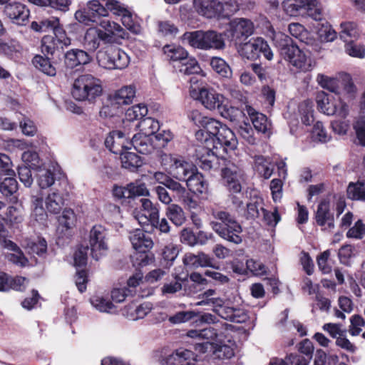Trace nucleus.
Returning <instances> with one entry per match:
<instances>
[{"instance_id":"f257e3e1","label":"nucleus","mask_w":365,"mask_h":365,"mask_svg":"<svg viewBox=\"0 0 365 365\" xmlns=\"http://www.w3.org/2000/svg\"><path fill=\"white\" fill-rule=\"evenodd\" d=\"M273 41L278 48L280 55L293 66L302 71H307L311 69L312 61L310 58L298 46L294 44L289 36L278 33L274 34Z\"/></svg>"},{"instance_id":"f03ea898","label":"nucleus","mask_w":365,"mask_h":365,"mask_svg":"<svg viewBox=\"0 0 365 365\" xmlns=\"http://www.w3.org/2000/svg\"><path fill=\"white\" fill-rule=\"evenodd\" d=\"M212 216L217 220L212 221L210 226L212 229L222 239L239 245L242 242L241 233L242 226L237 222L229 212L224 210H212Z\"/></svg>"},{"instance_id":"7ed1b4c3","label":"nucleus","mask_w":365,"mask_h":365,"mask_svg":"<svg viewBox=\"0 0 365 365\" xmlns=\"http://www.w3.org/2000/svg\"><path fill=\"white\" fill-rule=\"evenodd\" d=\"M196 11L208 19H227L239 10L236 0H194Z\"/></svg>"},{"instance_id":"20e7f679","label":"nucleus","mask_w":365,"mask_h":365,"mask_svg":"<svg viewBox=\"0 0 365 365\" xmlns=\"http://www.w3.org/2000/svg\"><path fill=\"white\" fill-rule=\"evenodd\" d=\"M102 91V84L99 78L91 74H83L75 79L71 94L77 101L92 102L101 95Z\"/></svg>"},{"instance_id":"39448f33","label":"nucleus","mask_w":365,"mask_h":365,"mask_svg":"<svg viewBox=\"0 0 365 365\" xmlns=\"http://www.w3.org/2000/svg\"><path fill=\"white\" fill-rule=\"evenodd\" d=\"M183 40L190 46L202 50H220L225 46L222 34L213 30L185 32L183 34Z\"/></svg>"},{"instance_id":"423d86ee","label":"nucleus","mask_w":365,"mask_h":365,"mask_svg":"<svg viewBox=\"0 0 365 365\" xmlns=\"http://www.w3.org/2000/svg\"><path fill=\"white\" fill-rule=\"evenodd\" d=\"M202 128L209 135L216 138L217 143L214 146L215 149L217 150V145H219L225 152L227 153L229 150H235L237 147V140L235 133L220 121L207 117Z\"/></svg>"},{"instance_id":"0eeeda50","label":"nucleus","mask_w":365,"mask_h":365,"mask_svg":"<svg viewBox=\"0 0 365 365\" xmlns=\"http://www.w3.org/2000/svg\"><path fill=\"white\" fill-rule=\"evenodd\" d=\"M190 95L199 101L206 109L215 110L220 108L224 102V96L215 89L209 86H193L190 88Z\"/></svg>"},{"instance_id":"6e6552de","label":"nucleus","mask_w":365,"mask_h":365,"mask_svg":"<svg viewBox=\"0 0 365 365\" xmlns=\"http://www.w3.org/2000/svg\"><path fill=\"white\" fill-rule=\"evenodd\" d=\"M254 32L253 23L247 19L235 18L229 22L225 31L227 38L235 45L242 44Z\"/></svg>"},{"instance_id":"1a4fd4ad","label":"nucleus","mask_w":365,"mask_h":365,"mask_svg":"<svg viewBox=\"0 0 365 365\" xmlns=\"http://www.w3.org/2000/svg\"><path fill=\"white\" fill-rule=\"evenodd\" d=\"M195 152L197 163L205 170L220 169L222 172L224 168L231 163L230 160L223 157L219 158L213 150L205 146H199Z\"/></svg>"},{"instance_id":"9d476101","label":"nucleus","mask_w":365,"mask_h":365,"mask_svg":"<svg viewBox=\"0 0 365 365\" xmlns=\"http://www.w3.org/2000/svg\"><path fill=\"white\" fill-rule=\"evenodd\" d=\"M317 106L319 109L327 115L337 114L341 118H346L349 113L348 106L341 101L335 100L332 96L322 93L317 96Z\"/></svg>"},{"instance_id":"9b49d317","label":"nucleus","mask_w":365,"mask_h":365,"mask_svg":"<svg viewBox=\"0 0 365 365\" xmlns=\"http://www.w3.org/2000/svg\"><path fill=\"white\" fill-rule=\"evenodd\" d=\"M106 235V230L100 225L93 226L90 231L91 254L92 257L96 260L104 255L108 250Z\"/></svg>"},{"instance_id":"f8f14e48","label":"nucleus","mask_w":365,"mask_h":365,"mask_svg":"<svg viewBox=\"0 0 365 365\" xmlns=\"http://www.w3.org/2000/svg\"><path fill=\"white\" fill-rule=\"evenodd\" d=\"M106 16H108L106 7L105 4L100 2V0L88 1L83 10H78L75 13V18L83 24H88L89 21L96 22L99 17Z\"/></svg>"},{"instance_id":"ddd939ff","label":"nucleus","mask_w":365,"mask_h":365,"mask_svg":"<svg viewBox=\"0 0 365 365\" xmlns=\"http://www.w3.org/2000/svg\"><path fill=\"white\" fill-rule=\"evenodd\" d=\"M222 175L230 194H240L242 190L240 181L243 179V170L231 162L224 168Z\"/></svg>"},{"instance_id":"4468645a","label":"nucleus","mask_w":365,"mask_h":365,"mask_svg":"<svg viewBox=\"0 0 365 365\" xmlns=\"http://www.w3.org/2000/svg\"><path fill=\"white\" fill-rule=\"evenodd\" d=\"M212 341H207L203 343H197L195 344V350L201 353L212 351L216 358L218 359H230L234 356L233 349L228 345L217 344Z\"/></svg>"},{"instance_id":"2eb2a0df","label":"nucleus","mask_w":365,"mask_h":365,"mask_svg":"<svg viewBox=\"0 0 365 365\" xmlns=\"http://www.w3.org/2000/svg\"><path fill=\"white\" fill-rule=\"evenodd\" d=\"M4 12L14 24L17 25H25L29 21L30 14L26 6L19 2L7 4L4 6Z\"/></svg>"},{"instance_id":"dca6fc26","label":"nucleus","mask_w":365,"mask_h":365,"mask_svg":"<svg viewBox=\"0 0 365 365\" xmlns=\"http://www.w3.org/2000/svg\"><path fill=\"white\" fill-rule=\"evenodd\" d=\"M103 66L108 69H123L130 62L128 55L120 48H113L105 53Z\"/></svg>"},{"instance_id":"f3484780","label":"nucleus","mask_w":365,"mask_h":365,"mask_svg":"<svg viewBox=\"0 0 365 365\" xmlns=\"http://www.w3.org/2000/svg\"><path fill=\"white\" fill-rule=\"evenodd\" d=\"M101 35L103 38V43H113L117 38H123L124 35L123 29L117 23L109 20H103L100 22Z\"/></svg>"},{"instance_id":"a211bd4d","label":"nucleus","mask_w":365,"mask_h":365,"mask_svg":"<svg viewBox=\"0 0 365 365\" xmlns=\"http://www.w3.org/2000/svg\"><path fill=\"white\" fill-rule=\"evenodd\" d=\"M126 139L127 137L123 131L113 130L106 138L105 145L112 153L120 155L125 150L130 148Z\"/></svg>"},{"instance_id":"6ab92c4d","label":"nucleus","mask_w":365,"mask_h":365,"mask_svg":"<svg viewBox=\"0 0 365 365\" xmlns=\"http://www.w3.org/2000/svg\"><path fill=\"white\" fill-rule=\"evenodd\" d=\"M316 222L325 230H331L334 227V215L330 212V205L327 200L322 201L316 212Z\"/></svg>"},{"instance_id":"aec40b11","label":"nucleus","mask_w":365,"mask_h":365,"mask_svg":"<svg viewBox=\"0 0 365 365\" xmlns=\"http://www.w3.org/2000/svg\"><path fill=\"white\" fill-rule=\"evenodd\" d=\"M129 239L133 247L139 252L145 253L147 250L152 248L153 246L151 238L140 229H136L130 232Z\"/></svg>"},{"instance_id":"412c9836","label":"nucleus","mask_w":365,"mask_h":365,"mask_svg":"<svg viewBox=\"0 0 365 365\" xmlns=\"http://www.w3.org/2000/svg\"><path fill=\"white\" fill-rule=\"evenodd\" d=\"M183 264L191 268L197 267H214V259L204 252H199L197 255L186 253L183 257Z\"/></svg>"},{"instance_id":"4be33fe9","label":"nucleus","mask_w":365,"mask_h":365,"mask_svg":"<svg viewBox=\"0 0 365 365\" xmlns=\"http://www.w3.org/2000/svg\"><path fill=\"white\" fill-rule=\"evenodd\" d=\"M245 111L250 118L255 130L259 133H267L271 129V123L263 113L257 112L250 106H246Z\"/></svg>"},{"instance_id":"5701e85b","label":"nucleus","mask_w":365,"mask_h":365,"mask_svg":"<svg viewBox=\"0 0 365 365\" xmlns=\"http://www.w3.org/2000/svg\"><path fill=\"white\" fill-rule=\"evenodd\" d=\"M29 280L23 277H11L6 273H0V292H6L11 289L23 291L26 289Z\"/></svg>"},{"instance_id":"b1692460","label":"nucleus","mask_w":365,"mask_h":365,"mask_svg":"<svg viewBox=\"0 0 365 365\" xmlns=\"http://www.w3.org/2000/svg\"><path fill=\"white\" fill-rule=\"evenodd\" d=\"M44 202L47 212L51 214H58L65 205V198L58 190H52L46 197Z\"/></svg>"},{"instance_id":"393cba45","label":"nucleus","mask_w":365,"mask_h":365,"mask_svg":"<svg viewBox=\"0 0 365 365\" xmlns=\"http://www.w3.org/2000/svg\"><path fill=\"white\" fill-rule=\"evenodd\" d=\"M135 96V89L132 86H123L111 97L112 106L128 105L133 103Z\"/></svg>"},{"instance_id":"a878e982","label":"nucleus","mask_w":365,"mask_h":365,"mask_svg":"<svg viewBox=\"0 0 365 365\" xmlns=\"http://www.w3.org/2000/svg\"><path fill=\"white\" fill-rule=\"evenodd\" d=\"M178 159V160L173 167V169L170 173L177 180L180 181H186L187 178L191 175L196 170V169L191 163L185 160L182 156Z\"/></svg>"},{"instance_id":"bb28decb","label":"nucleus","mask_w":365,"mask_h":365,"mask_svg":"<svg viewBox=\"0 0 365 365\" xmlns=\"http://www.w3.org/2000/svg\"><path fill=\"white\" fill-rule=\"evenodd\" d=\"M91 58L84 51L80 49H71L65 54V64L67 67L73 68L78 65L89 63Z\"/></svg>"},{"instance_id":"cd10ccee","label":"nucleus","mask_w":365,"mask_h":365,"mask_svg":"<svg viewBox=\"0 0 365 365\" xmlns=\"http://www.w3.org/2000/svg\"><path fill=\"white\" fill-rule=\"evenodd\" d=\"M58 222L57 232L60 236L63 237L67 235L69 230L75 226L76 217L72 210H64L62 215L58 217Z\"/></svg>"},{"instance_id":"c85d7f7f","label":"nucleus","mask_w":365,"mask_h":365,"mask_svg":"<svg viewBox=\"0 0 365 365\" xmlns=\"http://www.w3.org/2000/svg\"><path fill=\"white\" fill-rule=\"evenodd\" d=\"M128 144L133 146L137 152L144 155L151 153L154 150L150 137L140 133L134 135L131 141Z\"/></svg>"},{"instance_id":"c756f323","label":"nucleus","mask_w":365,"mask_h":365,"mask_svg":"<svg viewBox=\"0 0 365 365\" xmlns=\"http://www.w3.org/2000/svg\"><path fill=\"white\" fill-rule=\"evenodd\" d=\"M188 189L196 194L206 193L208 190V184L202 174L196 170L186 180Z\"/></svg>"},{"instance_id":"7c9ffc66","label":"nucleus","mask_w":365,"mask_h":365,"mask_svg":"<svg viewBox=\"0 0 365 365\" xmlns=\"http://www.w3.org/2000/svg\"><path fill=\"white\" fill-rule=\"evenodd\" d=\"M101 42H103L101 29L97 27L88 29L83 38L85 48L89 51H95L100 47Z\"/></svg>"},{"instance_id":"2f4dec72","label":"nucleus","mask_w":365,"mask_h":365,"mask_svg":"<svg viewBox=\"0 0 365 365\" xmlns=\"http://www.w3.org/2000/svg\"><path fill=\"white\" fill-rule=\"evenodd\" d=\"M194 353L188 349L180 348L160 360L161 365H176L187 359H194Z\"/></svg>"},{"instance_id":"473e14b6","label":"nucleus","mask_w":365,"mask_h":365,"mask_svg":"<svg viewBox=\"0 0 365 365\" xmlns=\"http://www.w3.org/2000/svg\"><path fill=\"white\" fill-rule=\"evenodd\" d=\"M163 53L167 60L170 61L181 62L186 60L188 52L182 46L175 44H168L163 48Z\"/></svg>"},{"instance_id":"72a5a7b5","label":"nucleus","mask_w":365,"mask_h":365,"mask_svg":"<svg viewBox=\"0 0 365 365\" xmlns=\"http://www.w3.org/2000/svg\"><path fill=\"white\" fill-rule=\"evenodd\" d=\"M197 299L199 301L195 303L197 306H211L215 309L224 304L223 299L218 297L216 291L212 289H207L199 294Z\"/></svg>"},{"instance_id":"f704fd0d","label":"nucleus","mask_w":365,"mask_h":365,"mask_svg":"<svg viewBox=\"0 0 365 365\" xmlns=\"http://www.w3.org/2000/svg\"><path fill=\"white\" fill-rule=\"evenodd\" d=\"M303 11V14H307L315 21L322 19V11L317 4V0H296Z\"/></svg>"},{"instance_id":"c9c22d12","label":"nucleus","mask_w":365,"mask_h":365,"mask_svg":"<svg viewBox=\"0 0 365 365\" xmlns=\"http://www.w3.org/2000/svg\"><path fill=\"white\" fill-rule=\"evenodd\" d=\"M32 63L38 70L44 74L49 76H56V69L48 56L44 57L41 55H36L32 60Z\"/></svg>"},{"instance_id":"e433bc0d","label":"nucleus","mask_w":365,"mask_h":365,"mask_svg":"<svg viewBox=\"0 0 365 365\" xmlns=\"http://www.w3.org/2000/svg\"><path fill=\"white\" fill-rule=\"evenodd\" d=\"M46 210L43 207L41 197H33L31 217L40 224H43L47 219Z\"/></svg>"},{"instance_id":"4c0bfd02","label":"nucleus","mask_w":365,"mask_h":365,"mask_svg":"<svg viewBox=\"0 0 365 365\" xmlns=\"http://www.w3.org/2000/svg\"><path fill=\"white\" fill-rule=\"evenodd\" d=\"M122 166L130 170H135L143 164L140 158L135 153L125 150L120 155Z\"/></svg>"},{"instance_id":"58836bf2","label":"nucleus","mask_w":365,"mask_h":365,"mask_svg":"<svg viewBox=\"0 0 365 365\" xmlns=\"http://www.w3.org/2000/svg\"><path fill=\"white\" fill-rule=\"evenodd\" d=\"M259 38L249 41L243 44H240V54L247 59H253L258 56Z\"/></svg>"},{"instance_id":"ea45409f","label":"nucleus","mask_w":365,"mask_h":365,"mask_svg":"<svg viewBox=\"0 0 365 365\" xmlns=\"http://www.w3.org/2000/svg\"><path fill=\"white\" fill-rule=\"evenodd\" d=\"M91 305L101 312L111 313L115 306L111 301L102 295H94L90 299Z\"/></svg>"},{"instance_id":"a19ab883","label":"nucleus","mask_w":365,"mask_h":365,"mask_svg":"<svg viewBox=\"0 0 365 365\" xmlns=\"http://www.w3.org/2000/svg\"><path fill=\"white\" fill-rule=\"evenodd\" d=\"M166 216L176 226L182 225L185 221L184 211L176 204H171L167 207Z\"/></svg>"},{"instance_id":"79ce46f5","label":"nucleus","mask_w":365,"mask_h":365,"mask_svg":"<svg viewBox=\"0 0 365 365\" xmlns=\"http://www.w3.org/2000/svg\"><path fill=\"white\" fill-rule=\"evenodd\" d=\"M261 207H262V199L257 197L252 198L247 204L246 209L244 208V210L240 215L247 220L255 219L259 216Z\"/></svg>"},{"instance_id":"37998d69","label":"nucleus","mask_w":365,"mask_h":365,"mask_svg":"<svg viewBox=\"0 0 365 365\" xmlns=\"http://www.w3.org/2000/svg\"><path fill=\"white\" fill-rule=\"evenodd\" d=\"M289 32L292 36L306 44H309L312 41V39L309 37L310 34L308 31L299 23L290 24L289 25Z\"/></svg>"},{"instance_id":"c03bdc74","label":"nucleus","mask_w":365,"mask_h":365,"mask_svg":"<svg viewBox=\"0 0 365 365\" xmlns=\"http://www.w3.org/2000/svg\"><path fill=\"white\" fill-rule=\"evenodd\" d=\"M186 335L192 339H207V341H212L217 337L215 329L210 327L202 329L189 330Z\"/></svg>"},{"instance_id":"a18cd8bd","label":"nucleus","mask_w":365,"mask_h":365,"mask_svg":"<svg viewBox=\"0 0 365 365\" xmlns=\"http://www.w3.org/2000/svg\"><path fill=\"white\" fill-rule=\"evenodd\" d=\"M222 115L225 119L231 122H237L243 117V111L240 109L231 106L224 105L220 106L217 109Z\"/></svg>"},{"instance_id":"49530a36","label":"nucleus","mask_w":365,"mask_h":365,"mask_svg":"<svg viewBox=\"0 0 365 365\" xmlns=\"http://www.w3.org/2000/svg\"><path fill=\"white\" fill-rule=\"evenodd\" d=\"M212 68L223 78H230L232 70L226 61L220 57H212L210 60Z\"/></svg>"},{"instance_id":"de8ad7c7","label":"nucleus","mask_w":365,"mask_h":365,"mask_svg":"<svg viewBox=\"0 0 365 365\" xmlns=\"http://www.w3.org/2000/svg\"><path fill=\"white\" fill-rule=\"evenodd\" d=\"M136 126L140 128V134L149 137L158 131L160 128L159 122L152 118L142 119Z\"/></svg>"},{"instance_id":"09e8293b","label":"nucleus","mask_w":365,"mask_h":365,"mask_svg":"<svg viewBox=\"0 0 365 365\" xmlns=\"http://www.w3.org/2000/svg\"><path fill=\"white\" fill-rule=\"evenodd\" d=\"M141 203L140 210L148 215V217L151 220V223H158V218H159V209L157 205L147 198H142L140 200Z\"/></svg>"},{"instance_id":"8fccbe9b","label":"nucleus","mask_w":365,"mask_h":365,"mask_svg":"<svg viewBox=\"0 0 365 365\" xmlns=\"http://www.w3.org/2000/svg\"><path fill=\"white\" fill-rule=\"evenodd\" d=\"M347 195L351 200L365 201V181L350 183L347 187Z\"/></svg>"},{"instance_id":"3c124183","label":"nucleus","mask_w":365,"mask_h":365,"mask_svg":"<svg viewBox=\"0 0 365 365\" xmlns=\"http://www.w3.org/2000/svg\"><path fill=\"white\" fill-rule=\"evenodd\" d=\"M313 112V103L311 101H304L299 105V113L304 125H309L314 121Z\"/></svg>"},{"instance_id":"603ef678","label":"nucleus","mask_w":365,"mask_h":365,"mask_svg":"<svg viewBox=\"0 0 365 365\" xmlns=\"http://www.w3.org/2000/svg\"><path fill=\"white\" fill-rule=\"evenodd\" d=\"M255 167L257 173L268 179L272 174L273 169L268 159L263 156H256L255 159Z\"/></svg>"},{"instance_id":"864d4df0","label":"nucleus","mask_w":365,"mask_h":365,"mask_svg":"<svg viewBox=\"0 0 365 365\" xmlns=\"http://www.w3.org/2000/svg\"><path fill=\"white\" fill-rule=\"evenodd\" d=\"M317 81L319 84L327 90L336 94L340 93L339 81L336 78H329L323 74H318Z\"/></svg>"},{"instance_id":"5fc2aeb1","label":"nucleus","mask_w":365,"mask_h":365,"mask_svg":"<svg viewBox=\"0 0 365 365\" xmlns=\"http://www.w3.org/2000/svg\"><path fill=\"white\" fill-rule=\"evenodd\" d=\"M180 72L185 75L199 73L201 71L200 66L195 58L187 56L186 60L181 62Z\"/></svg>"},{"instance_id":"6e6d98bb","label":"nucleus","mask_w":365,"mask_h":365,"mask_svg":"<svg viewBox=\"0 0 365 365\" xmlns=\"http://www.w3.org/2000/svg\"><path fill=\"white\" fill-rule=\"evenodd\" d=\"M288 317V310L285 309L283 312L281 314V319L277 323V325L279 327L284 328L286 330H292V328L297 329V331L299 333L301 336H304L306 334L305 329L302 324H301L299 322L297 321H292L287 324H285V322Z\"/></svg>"},{"instance_id":"4d7b16f0","label":"nucleus","mask_w":365,"mask_h":365,"mask_svg":"<svg viewBox=\"0 0 365 365\" xmlns=\"http://www.w3.org/2000/svg\"><path fill=\"white\" fill-rule=\"evenodd\" d=\"M148 113V108L144 104H138L129 108L125 113L126 118L129 121L142 119Z\"/></svg>"},{"instance_id":"13d9d810","label":"nucleus","mask_w":365,"mask_h":365,"mask_svg":"<svg viewBox=\"0 0 365 365\" xmlns=\"http://www.w3.org/2000/svg\"><path fill=\"white\" fill-rule=\"evenodd\" d=\"M61 45L53 36H44L41 41V52L45 56H53Z\"/></svg>"},{"instance_id":"bf43d9fd","label":"nucleus","mask_w":365,"mask_h":365,"mask_svg":"<svg viewBox=\"0 0 365 365\" xmlns=\"http://www.w3.org/2000/svg\"><path fill=\"white\" fill-rule=\"evenodd\" d=\"M17 190L18 182L14 178H6L0 183V192L6 197L12 195Z\"/></svg>"},{"instance_id":"052dcab7","label":"nucleus","mask_w":365,"mask_h":365,"mask_svg":"<svg viewBox=\"0 0 365 365\" xmlns=\"http://www.w3.org/2000/svg\"><path fill=\"white\" fill-rule=\"evenodd\" d=\"M37 182L41 189L51 187L54 183V177L51 171L46 169L38 170Z\"/></svg>"},{"instance_id":"680f3d73","label":"nucleus","mask_w":365,"mask_h":365,"mask_svg":"<svg viewBox=\"0 0 365 365\" xmlns=\"http://www.w3.org/2000/svg\"><path fill=\"white\" fill-rule=\"evenodd\" d=\"M340 38L344 41H349V38H356L358 35L356 24L354 22H344L341 24Z\"/></svg>"},{"instance_id":"e2e57ef3","label":"nucleus","mask_w":365,"mask_h":365,"mask_svg":"<svg viewBox=\"0 0 365 365\" xmlns=\"http://www.w3.org/2000/svg\"><path fill=\"white\" fill-rule=\"evenodd\" d=\"M345 51L350 56L364 58L365 57V48L363 45L355 43L350 41L345 45Z\"/></svg>"},{"instance_id":"0e129e2a","label":"nucleus","mask_w":365,"mask_h":365,"mask_svg":"<svg viewBox=\"0 0 365 365\" xmlns=\"http://www.w3.org/2000/svg\"><path fill=\"white\" fill-rule=\"evenodd\" d=\"M128 197L130 199L139 196H148L149 190L144 183H134L131 182L128 184Z\"/></svg>"},{"instance_id":"69168bd1","label":"nucleus","mask_w":365,"mask_h":365,"mask_svg":"<svg viewBox=\"0 0 365 365\" xmlns=\"http://www.w3.org/2000/svg\"><path fill=\"white\" fill-rule=\"evenodd\" d=\"M312 137L314 140H317L322 143H326L330 139V137L327 134L321 122H317L316 124H314L312 131Z\"/></svg>"},{"instance_id":"338daca9","label":"nucleus","mask_w":365,"mask_h":365,"mask_svg":"<svg viewBox=\"0 0 365 365\" xmlns=\"http://www.w3.org/2000/svg\"><path fill=\"white\" fill-rule=\"evenodd\" d=\"M351 324L349 327V332L351 336H357L360 334L362 328L365 326V322L360 315L355 314L351 317Z\"/></svg>"},{"instance_id":"774afa93","label":"nucleus","mask_w":365,"mask_h":365,"mask_svg":"<svg viewBox=\"0 0 365 365\" xmlns=\"http://www.w3.org/2000/svg\"><path fill=\"white\" fill-rule=\"evenodd\" d=\"M365 235V224L359 220L346 233L349 238L361 239Z\"/></svg>"}]
</instances>
